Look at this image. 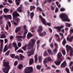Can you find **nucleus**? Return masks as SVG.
Returning <instances> with one entry per match:
<instances>
[{"label":"nucleus","mask_w":73,"mask_h":73,"mask_svg":"<svg viewBox=\"0 0 73 73\" xmlns=\"http://www.w3.org/2000/svg\"><path fill=\"white\" fill-rule=\"evenodd\" d=\"M60 11L61 12H64V11H65V9L62 8L60 9Z\"/></svg>","instance_id":"43"},{"label":"nucleus","mask_w":73,"mask_h":73,"mask_svg":"<svg viewBox=\"0 0 73 73\" xmlns=\"http://www.w3.org/2000/svg\"><path fill=\"white\" fill-rule=\"evenodd\" d=\"M65 25L68 27H70V26L72 25V24L68 23H66Z\"/></svg>","instance_id":"34"},{"label":"nucleus","mask_w":73,"mask_h":73,"mask_svg":"<svg viewBox=\"0 0 73 73\" xmlns=\"http://www.w3.org/2000/svg\"><path fill=\"white\" fill-rule=\"evenodd\" d=\"M7 46H8L7 45H5L4 48L3 49V52H5L6 51H7V50H8V48L11 49L12 46V44H11V43H10L9 44L8 47Z\"/></svg>","instance_id":"8"},{"label":"nucleus","mask_w":73,"mask_h":73,"mask_svg":"<svg viewBox=\"0 0 73 73\" xmlns=\"http://www.w3.org/2000/svg\"><path fill=\"white\" fill-rule=\"evenodd\" d=\"M20 29H21V27H17L16 28V29H15V33H17V32H18L19 31H20Z\"/></svg>","instance_id":"26"},{"label":"nucleus","mask_w":73,"mask_h":73,"mask_svg":"<svg viewBox=\"0 0 73 73\" xmlns=\"http://www.w3.org/2000/svg\"><path fill=\"white\" fill-rule=\"evenodd\" d=\"M39 17L40 19L43 22V24L44 25L46 23V20H45V19L43 17H42L41 15H40L39 16Z\"/></svg>","instance_id":"15"},{"label":"nucleus","mask_w":73,"mask_h":73,"mask_svg":"<svg viewBox=\"0 0 73 73\" xmlns=\"http://www.w3.org/2000/svg\"><path fill=\"white\" fill-rule=\"evenodd\" d=\"M66 50L68 52L69 51V50H70V56H73V48H72L71 46H69L68 45H66Z\"/></svg>","instance_id":"6"},{"label":"nucleus","mask_w":73,"mask_h":73,"mask_svg":"<svg viewBox=\"0 0 73 73\" xmlns=\"http://www.w3.org/2000/svg\"><path fill=\"white\" fill-rule=\"evenodd\" d=\"M0 38H5L6 37V36L5 34H2V35L1 34H0Z\"/></svg>","instance_id":"23"},{"label":"nucleus","mask_w":73,"mask_h":73,"mask_svg":"<svg viewBox=\"0 0 73 73\" xmlns=\"http://www.w3.org/2000/svg\"><path fill=\"white\" fill-rule=\"evenodd\" d=\"M5 42V43H7V41H8V40L7 39H4Z\"/></svg>","instance_id":"64"},{"label":"nucleus","mask_w":73,"mask_h":73,"mask_svg":"<svg viewBox=\"0 0 73 73\" xmlns=\"http://www.w3.org/2000/svg\"><path fill=\"white\" fill-rule=\"evenodd\" d=\"M33 36V35L31 33H29L27 34V38H28V39H29L31 37H32Z\"/></svg>","instance_id":"20"},{"label":"nucleus","mask_w":73,"mask_h":73,"mask_svg":"<svg viewBox=\"0 0 73 73\" xmlns=\"http://www.w3.org/2000/svg\"><path fill=\"white\" fill-rule=\"evenodd\" d=\"M57 48H55V49L53 50V54H56V53H57Z\"/></svg>","instance_id":"31"},{"label":"nucleus","mask_w":73,"mask_h":73,"mask_svg":"<svg viewBox=\"0 0 73 73\" xmlns=\"http://www.w3.org/2000/svg\"><path fill=\"white\" fill-rule=\"evenodd\" d=\"M54 45L56 47V48H58V44L57 43H55L54 44Z\"/></svg>","instance_id":"59"},{"label":"nucleus","mask_w":73,"mask_h":73,"mask_svg":"<svg viewBox=\"0 0 73 73\" xmlns=\"http://www.w3.org/2000/svg\"><path fill=\"white\" fill-rule=\"evenodd\" d=\"M30 11H32V10H33V9H36V7H35V6H30Z\"/></svg>","instance_id":"24"},{"label":"nucleus","mask_w":73,"mask_h":73,"mask_svg":"<svg viewBox=\"0 0 73 73\" xmlns=\"http://www.w3.org/2000/svg\"><path fill=\"white\" fill-rule=\"evenodd\" d=\"M17 53H24V52H23V50H18Z\"/></svg>","instance_id":"41"},{"label":"nucleus","mask_w":73,"mask_h":73,"mask_svg":"<svg viewBox=\"0 0 73 73\" xmlns=\"http://www.w3.org/2000/svg\"><path fill=\"white\" fill-rule=\"evenodd\" d=\"M43 55L44 56H47L48 55V53H47V52H46V51H45L43 53Z\"/></svg>","instance_id":"35"},{"label":"nucleus","mask_w":73,"mask_h":73,"mask_svg":"<svg viewBox=\"0 0 73 73\" xmlns=\"http://www.w3.org/2000/svg\"><path fill=\"white\" fill-rule=\"evenodd\" d=\"M3 4L4 5H7L8 6H9V3H3Z\"/></svg>","instance_id":"55"},{"label":"nucleus","mask_w":73,"mask_h":73,"mask_svg":"<svg viewBox=\"0 0 73 73\" xmlns=\"http://www.w3.org/2000/svg\"><path fill=\"white\" fill-rule=\"evenodd\" d=\"M38 57V54H36L34 56V58L35 59V61L36 63H37V61H38V59L37 58V57Z\"/></svg>","instance_id":"22"},{"label":"nucleus","mask_w":73,"mask_h":73,"mask_svg":"<svg viewBox=\"0 0 73 73\" xmlns=\"http://www.w3.org/2000/svg\"><path fill=\"white\" fill-rule=\"evenodd\" d=\"M27 28V26L25 25H24V37H25L26 36V35L27 33H28V30L26 28Z\"/></svg>","instance_id":"14"},{"label":"nucleus","mask_w":73,"mask_h":73,"mask_svg":"<svg viewBox=\"0 0 73 73\" xmlns=\"http://www.w3.org/2000/svg\"><path fill=\"white\" fill-rule=\"evenodd\" d=\"M25 73H30L33 72V68L32 66L27 67L25 69Z\"/></svg>","instance_id":"5"},{"label":"nucleus","mask_w":73,"mask_h":73,"mask_svg":"<svg viewBox=\"0 0 73 73\" xmlns=\"http://www.w3.org/2000/svg\"><path fill=\"white\" fill-rule=\"evenodd\" d=\"M13 45L14 47L17 46V44H16V42H13Z\"/></svg>","instance_id":"42"},{"label":"nucleus","mask_w":73,"mask_h":73,"mask_svg":"<svg viewBox=\"0 0 73 73\" xmlns=\"http://www.w3.org/2000/svg\"><path fill=\"white\" fill-rule=\"evenodd\" d=\"M62 56V54H61V53H59L58 54V57L59 58H61V57Z\"/></svg>","instance_id":"36"},{"label":"nucleus","mask_w":73,"mask_h":73,"mask_svg":"<svg viewBox=\"0 0 73 73\" xmlns=\"http://www.w3.org/2000/svg\"><path fill=\"white\" fill-rule=\"evenodd\" d=\"M59 17L61 18L63 21H68L70 22V19L68 18V16L65 13H62L60 14Z\"/></svg>","instance_id":"3"},{"label":"nucleus","mask_w":73,"mask_h":73,"mask_svg":"<svg viewBox=\"0 0 73 73\" xmlns=\"http://www.w3.org/2000/svg\"><path fill=\"white\" fill-rule=\"evenodd\" d=\"M66 65V61H64L63 63H62L61 65V68H64L65 67Z\"/></svg>","instance_id":"18"},{"label":"nucleus","mask_w":73,"mask_h":73,"mask_svg":"<svg viewBox=\"0 0 73 73\" xmlns=\"http://www.w3.org/2000/svg\"><path fill=\"white\" fill-rule=\"evenodd\" d=\"M58 11V8H56V9L55 10V13H57Z\"/></svg>","instance_id":"50"},{"label":"nucleus","mask_w":73,"mask_h":73,"mask_svg":"<svg viewBox=\"0 0 73 73\" xmlns=\"http://www.w3.org/2000/svg\"><path fill=\"white\" fill-rule=\"evenodd\" d=\"M59 35H60V36H62L61 39H60V37L59 36V35H58L57 34L55 35V36H56V37H58V41L59 42H60V40H61L62 39V38H64V36H63V34L62 33H59Z\"/></svg>","instance_id":"13"},{"label":"nucleus","mask_w":73,"mask_h":73,"mask_svg":"<svg viewBox=\"0 0 73 73\" xmlns=\"http://www.w3.org/2000/svg\"><path fill=\"white\" fill-rule=\"evenodd\" d=\"M33 63V59H30L29 62V64H32Z\"/></svg>","instance_id":"32"},{"label":"nucleus","mask_w":73,"mask_h":73,"mask_svg":"<svg viewBox=\"0 0 73 73\" xmlns=\"http://www.w3.org/2000/svg\"><path fill=\"white\" fill-rule=\"evenodd\" d=\"M35 48H33L31 51H28L27 53L28 56H31L32 54H35Z\"/></svg>","instance_id":"10"},{"label":"nucleus","mask_w":73,"mask_h":73,"mask_svg":"<svg viewBox=\"0 0 73 73\" xmlns=\"http://www.w3.org/2000/svg\"><path fill=\"white\" fill-rule=\"evenodd\" d=\"M3 19V16H1L0 17V24L3 23V21H2V19Z\"/></svg>","instance_id":"33"},{"label":"nucleus","mask_w":73,"mask_h":73,"mask_svg":"<svg viewBox=\"0 0 73 73\" xmlns=\"http://www.w3.org/2000/svg\"><path fill=\"white\" fill-rule=\"evenodd\" d=\"M9 53H10V51H8L5 54L6 56H8L9 55Z\"/></svg>","instance_id":"46"},{"label":"nucleus","mask_w":73,"mask_h":73,"mask_svg":"<svg viewBox=\"0 0 73 73\" xmlns=\"http://www.w3.org/2000/svg\"><path fill=\"white\" fill-rule=\"evenodd\" d=\"M64 27V25H62L60 26L54 27V28L57 29V32H59L61 31V29L63 28Z\"/></svg>","instance_id":"9"},{"label":"nucleus","mask_w":73,"mask_h":73,"mask_svg":"<svg viewBox=\"0 0 73 73\" xmlns=\"http://www.w3.org/2000/svg\"><path fill=\"white\" fill-rule=\"evenodd\" d=\"M66 43V40H65V39H64L63 40V41L62 43V44L63 45H65V44Z\"/></svg>","instance_id":"39"},{"label":"nucleus","mask_w":73,"mask_h":73,"mask_svg":"<svg viewBox=\"0 0 73 73\" xmlns=\"http://www.w3.org/2000/svg\"><path fill=\"white\" fill-rule=\"evenodd\" d=\"M20 58L21 60H22V59H23V58H24V56H22V55H21V54L20 55Z\"/></svg>","instance_id":"48"},{"label":"nucleus","mask_w":73,"mask_h":73,"mask_svg":"<svg viewBox=\"0 0 73 73\" xmlns=\"http://www.w3.org/2000/svg\"><path fill=\"white\" fill-rule=\"evenodd\" d=\"M54 63L56 65H60L61 63V59H58V60L55 61Z\"/></svg>","instance_id":"16"},{"label":"nucleus","mask_w":73,"mask_h":73,"mask_svg":"<svg viewBox=\"0 0 73 73\" xmlns=\"http://www.w3.org/2000/svg\"><path fill=\"white\" fill-rule=\"evenodd\" d=\"M3 65L5 68H3V70L5 73H8L9 70L10 69V67L9 66V62H5V60H3Z\"/></svg>","instance_id":"2"},{"label":"nucleus","mask_w":73,"mask_h":73,"mask_svg":"<svg viewBox=\"0 0 73 73\" xmlns=\"http://www.w3.org/2000/svg\"><path fill=\"white\" fill-rule=\"evenodd\" d=\"M49 31L51 33H52V29L51 28H49Z\"/></svg>","instance_id":"62"},{"label":"nucleus","mask_w":73,"mask_h":73,"mask_svg":"<svg viewBox=\"0 0 73 73\" xmlns=\"http://www.w3.org/2000/svg\"><path fill=\"white\" fill-rule=\"evenodd\" d=\"M70 34L69 35H68V37L67 38V40L68 41H69L70 42L72 41V40H73V36H72L70 38V35H71V34L73 33V29H70Z\"/></svg>","instance_id":"7"},{"label":"nucleus","mask_w":73,"mask_h":73,"mask_svg":"<svg viewBox=\"0 0 73 73\" xmlns=\"http://www.w3.org/2000/svg\"><path fill=\"white\" fill-rule=\"evenodd\" d=\"M38 59L40 62H41V61H42V56H39L38 57Z\"/></svg>","instance_id":"29"},{"label":"nucleus","mask_w":73,"mask_h":73,"mask_svg":"<svg viewBox=\"0 0 73 73\" xmlns=\"http://www.w3.org/2000/svg\"><path fill=\"white\" fill-rule=\"evenodd\" d=\"M15 50H17L19 49V47H15Z\"/></svg>","instance_id":"60"},{"label":"nucleus","mask_w":73,"mask_h":73,"mask_svg":"<svg viewBox=\"0 0 73 73\" xmlns=\"http://www.w3.org/2000/svg\"><path fill=\"white\" fill-rule=\"evenodd\" d=\"M23 65L22 64H19L18 66V68H19V69H21L22 68H23Z\"/></svg>","instance_id":"40"},{"label":"nucleus","mask_w":73,"mask_h":73,"mask_svg":"<svg viewBox=\"0 0 73 73\" xmlns=\"http://www.w3.org/2000/svg\"><path fill=\"white\" fill-rule=\"evenodd\" d=\"M62 53L63 55H65L66 54V52H65V50H62Z\"/></svg>","instance_id":"44"},{"label":"nucleus","mask_w":73,"mask_h":73,"mask_svg":"<svg viewBox=\"0 0 73 73\" xmlns=\"http://www.w3.org/2000/svg\"><path fill=\"white\" fill-rule=\"evenodd\" d=\"M37 9V10H39V11H42V9L39 7H38Z\"/></svg>","instance_id":"52"},{"label":"nucleus","mask_w":73,"mask_h":73,"mask_svg":"<svg viewBox=\"0 0 73 73\" xmlns=\"http://www.w3.org/2000/svg\"><path fill=\"white\" fill-rule=\"evenodd\" d=\"M7 24H8L9 25L10 27H11V23H10V22L9 21H8L7 22Z\"/></svg>","instance_id":"54"},{"label":"nucleus","mask_w":73,"mask_h":73,"mask_svg":"<svg viewBox=\"0 0 73 73\" xmlns=\"http://www.w3.org/2000/svg\"><path fill=\"white\" fill-rule=\"evenodd\" d=\"M35 42H36V40L34 39H31L29 44H25L24 46L22 47V49H23L24 51L27 50V46H28V50H30L32 48H33L35 44Z\"/></svg>","instance_id":"1"},{"label":"nucleus","mask_w":73,"mask_h":73,"mask_svg":"<svg viewBox=\"0 0 73 73\" xmlns=\"http://www.w3.org/2000/svg\"><path fill=\"white\" fill-rule=\"evenodd\" d=\"M25 4L26 5H28V3L27 1H25Z\"/></svg>","instance_id":"63"},{"label":"nucleus","mask_w":73,"mask_h":73,"mask_svg":"<svg viewBox=\"0 0 73 73\" xmlns=\"http://www.w3.org/2000/svg\"><path fill=\"white\" fill-rule=\"evenodd\" d=\"M46 33L45 31H44L42 33H40L39 34V35L40 36L42 37V36H44L46 35Z\"/></svg>","instance_id":"19"},{"label":"nucleus","mask_w":73,"mask_h":73,"mask_svg":"<svg viewBox=\"0 0 73 73\" xmlns=\"http://www.w3.org/2000/svg\"><path fill=\"white\" fill-rule=\"evenodd\" d=\"M44 25H48V26H50V25H51V23H47L46 22V23H45V24H44Z\"/></svg>","instance_id":"37"},{"label":"nucleus","mask_w":73,"mask_h":73,"mask_svg":"<svg viewBox=\"0 0 73 73\" xmlns=\"http://www.w3.org/2000/svg\"><path fill=\"white\" fill-rule=\"evenodd\" d=\"M18 46L19 47H21V44L20 42H19L18 43Z\"/></svg>","instance_id":"47"},{"label":"nucleus","mask_w":73,"mask_h":73,"mask_svg":"<svg viewBox=\"0 0 73 73\" xmlns=\"http://www.w3.org/2000/svg\"><path fill=\"white\" fill-rule=\"evenodd\" d=\"M24 34H23V36H16V38L18 40V41H22V40L21 39V38H24L26 37V36L24 37Z\"/></svg>","instance_id":"11"},{"label":"nucleus","mask_w":73,"mask_h":73,"mask_svg":"<svg viewBox=\"0 0 73 73\" xmlns=\"http://www.w3.org/2000/svg\"><path fill=\"white\" fill-rule=\"evenodd\" d=\"M47 51L50 54H52V50L51 49H48L47 50Z\"/></svg>","instance_id":"38"},{"label":"nucleus","mask_w":73,"mask_h":73,"mask_svg":"<svg viewBox=\"0 0 73 73\" xmlns=\"http://www.w3.org/2000/svg\"><path fill=\"white\" fill-rule=\"evenodd\" d=\"M0 43L1 44H3V42H4V40H3L0 39Z\"/></svg>","instance_id":"49"},{"label":"nucleus","mask_w":73,"mask_h":73,"mask_svg":"<svg viewBox=\"0 0 73 73\" xmlns=\"http://www.w3.org/2000/svg\"><path fill=\"white\" fill-rule=\"evenodd\" d=\"M66 70L67 73H70V71H69V68H66Z\"/></svg>","instance_id":"45"},{"label":"nucleus","mask_w":73,"mask_h":73,"mask_svg":"<svg viewBox=\"0 0 73 73\" xmlns=\"http://www.w3.org/2000/svg\"><path fill=\"white\" fill-rule=\"evenodd\" d=\"M12 15L13 17V21H16L18 24H19V21H20V18L16 17L19 16V14H18L17 12L15 11L13 13Z\"/></svg>","instance_id":"4"},{"label":"nucleus","mask_w":73,"mask_h":73,"mask_svg":"<svg viewBox=\"0 0 73 73\" xmlns=\"http://www.w3.org/2000/svg\"><path fill=\"white\" fill-rule=\"evenodd\" d=\"M42 31V27L41 26H40L38 27V33L41 32Z\"/></svg>","instance_id":"21"},{"label":"nucleus","mask_w":73,"mask_h":73,"mask_svg":"<svg viewBox=\"0 0 73 73\" xmlns=\"http://www.w3.org/2000/svg\"><path fill=\"white\" fill-rule=\"evenodd\" d=\"M18 63V62H17V61H15L14 64V65L15 66L17 65Z\"/></svg>","instance_id":"53"},{"label":"nucleus","mask_w":73,"mask_h":73,"mask_svg":"<svg viewBox=\"0 0 73 73\" xmlns=\"http://www.w3.org/2000/svg\"><path fill=\"white\" fill-rule=\"evenodd\" d=\"M52 60V59L50 57H48L47 58H45L43 61L44 64H46V62H48V61H49Z\"/></svg>","instance_id":"12"},{"label":"nucleus","mask_w":73,"mask_h":73,"mask_svg":"<svg viewBox=\"0 0 73 73\" xmlns=\"http://www.w3.org/2000/svg\"><path fill=\"white\" fill-rule=\"evenodd\" d=\"M3 17L4 18H7V19H12V16L10 15H5L3 16Z\"/></svg>","instance_id":"17"},{"label":"nucleus","mask_w":73,"mask_h":73,"mask_svg":"<svg viewBox=\"0 0 73 73\" xmlns=\"http://www.w3.org/2000/svg\"><path fill=\"white\" fill-rule=\"evenodd\" d=\"M35 14L34 12H31L30 14V17L31 19H32L34 17Z\"/></svg>","instance_id":"27"},{"label":"nucleus","mask_w":73,"mask_h":73,"mask_svg":"<svg viewBox=\"0 0 73 73\" xmlns=\"http://www.w3.org/2000/svg\"><path fill=\"white\" fill-rule=\"evenodd\" d=\"M15 56V54H13L11 55V57L12 58H14Z\"/></svg>","instance_id":"56"},{"label":"nucleus","mask_w":73,"mask_h":73,"mask_svg":"<svg viewBox=\"0 0 73 73\" xmlns=\"http://www.w3.org/2000/svg\"><path fill=\"white\" fill-rule=\"evenodd\" d=\"M17 11L19 12H22V7H18L17 9Z\"/></svg>","instance_id":"25"},{"label":"nucleus","mask_w":73,"mask_h":73,"mask_svg":"<svg viewBox=\"0 0 73 73\" xmlns=\"http://www.w3.org/2000/svg\"><path fill=\"white\" fill-rule=\"evenodd\" d=\"M36 69L38 70H40L41 68V66L39 65H37L36 66Z\"/></svg>","instance_id":"30"},{"label":"nucleus","mask_w":73,"mask_h":73,"mask_svg":"<svg viewBox=\"0 0 73 73\" xmlns=\"http://www.w3.org/2000/svg\"><path fill=\"white\" fill-rule=\"evenodd\" d=\"M3 11L5 13H7L9 11V9L7 8H5L3 9Z\"/></svg>","instance_id":"28"},{"label":"nucleus","mask_w":73,"mask_h":73,"mask_svg":"<svg viewBox=\"0 0 73 73\" xmlns=\"http://www.w3.org/2000/svg\"><path fill=\"white\" fill-rule=\"evenodd\" d=\"M15 58H18V61H20V59H19V56H16L15 57Z\"/></svg>","instance_id":"51"},{"label":"nucleus","mask_w":73,"mask_h":73,"mask_svg":"<svg viewBox=\"0 0 73 73\" xmlns=\"http://www.w3.org/2000/svg\"><path fill=\"white\" fill-rule=\"evenodd\" d=\"M0 48L2 49L3 48V44H1Z\"/></svg>","instance_id":"61"},{"label":"nucleus","mask_w":73,"mask_h":73,"mask_svg":"<svg viewBox=\"0 0 73 73\" xmlns=\"http://www.w3.org/2000/svg\"><path fill=\"white\" fill-rule=\"evenodd\" d=\"M8 2L10 4H12V3L13 2L11 0H8Z\"/></svg>","instance_id":"57"},{"label":"nucleus","mask_w":73,"mask_h":73,"mask_svg":"<svg viewBox=\"0 0 73 73\" xmlns=\"http://www.w3.org/2000/svg\"><path fill=\"white\" fill-rule=\"evenodd\" d=\"M6 29L8 31V25H6Z\"/></svg>","instance_id":"58"}]
</instances>
